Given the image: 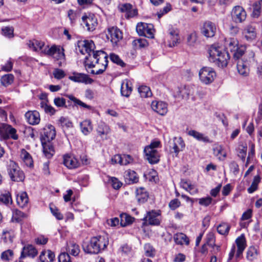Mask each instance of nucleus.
Instances as JSON below:
<instances>
[{"instance_id":"nucleus-18","label":"nucleus","mask_w":262,"mask_h":262,"mask_svg":"<svg viewBox=\"0 0 262 262\" xmlns=\"http://www.w3.org/2000/svg\"><path fill=\"white\" fill-rule=\"evenodd\" d=\"M71 80L79 83H83L84 84H91L93 80L89 77L88 75L79 73H73V74L69 77Z\"/></svg>"},{"instance_id":"nucleus-50","label":"nucleus","mask_w":262,"mask_h":262,"mask_svg":"<svg viewBox=\"0 0 262 262\" xmlns=\"http://www.w3.org/2000/svg\"><path fill=\"white\" fill-rule=\"evenodd\" d=\"M27 217V215L26 214L18 209H15L13 212L12 218L17 222H20Z\"/></svg>"},{"instance_id":"nucleus-7","label":"nucleus","mask_w":262,"mask_h":262,"mask_svg":"<svg viewBox=\"0 0 262 262\" xmlns=\"http://www.w3.org/2000/svg\"><path fill=\"white\" fill-rule=\"evenodd\" d=\"M199 75L201 82L206 85L211 83L214 80L216 76L213 69L207 67L201 69Z\"/></svg>"},{"instance_id":"nucleus-35","label":"nucleus","mask_w":262,"mask_h":262,"mask_svg":"<svg viewBox=\"0 0 262 262\" xmlns=\"http://www.w3.org/2000/svg\"><path fill=\"white\" fill-rule=\"evenodd\" d=\"M188 134L193 137L194 138L196 139L198 141H202L204 142H209L210 140L208 137L205 136L204 134L199 133L194 130H190L188 131Z\"/></svg>"},{"instance_id":"nucleus-45","label":"nucleus","mask_w":262,"mask_h":262,"mask_svg":"<svg viewBox=\"0 0 262 262\" xmlns=\"http://www.w3.org/2000/svg\"><path fill=\"white\" fill-rule=\"evenodd\" d=\"M47 101H41L40 103V107L44 110L46 113L50 114L51 115H53L55 113V108L50 105L47 103Z\"/></svg>"},{"instance_id":"nucleus-5","label":"nucleus","mask_w":262,"mask_h":262,"mask_svg":"<svg viewBox=\"0 0 262 262\" xmlns=\"http://www.w3.org/2000/svg\"><path fill=\"white\" fill-rule=\"evenodd\" d=\"M7 170L10 179L14 182H23L25 178L24 171L18 164L12 160L7 164Z\"/></svg>"},{"instance_id":"nucleus-43","label":"nucleus","mask_w":262,"mask_h":262,"mask_svg":"<svg viewBox=\"0 0 262 262\" xmlns=\"http://www.w3.org/2000/svg\"><path fill=\"white\" fill-rule=\"evenodd\" d=\"M107 183H109L114 189H119L122 183L116 178L107 176Z\"/></svg>"},{"instance_id":"nucleus-57","label":"nucleus","mask_w":262,"mask_h":262,"mask_svg":"<svg viewBox=\"0 0 262 262\" xmlns=\"http://www.w3.org/2000/svg\"><path fill=\"white\" fill-rule=\"evenodd\" d=\"M110 59L112 62L117 64L118 65L124 67L125 66V63L120 58L119 56L117 55L112 53L110 54Z\"/></svg>"},{"instance_id":"nucleus-44","label":"nucleus","mask_w":262,"mask_h":262,"mask_svg":"<svg viewBox=\"0 0 262 262\" xmlns=\"http://www.w3.org/2000/svg\"><path fill=\"white\" fill-rule=\"evenodd\" d=\"M138 92L141 97L146 98L151 96L152 93L149 87L145 85H142L138 88Z\"/></svg>"},{"instance_id":"nucleus-62","label":"nucleus","mask_w":262,"mask_h":262,"mask_svg":"<svg viewBox=\"0 0 262 262\" xmlns=\"http://www.w3.org/2000/svg\"><path fill=\"white\" fill-rule=\"evenodd\" d=\"M144 250L146 256H153L155 255V250L153 247L149 244H146L144 245Z\"/></svg>"},{"instance_id":"nucleus-16","label":"nucleus","mask_w":262,"mask_h":262,"mask_svg":"<svg viewBox=\"0 0 262 262\" xmlns=\"http://www.w3.org/2000/svg\"><path fill=\"white\" fill-rule=\"evenodd\" d=\"M63 164L69 169H75L80 166V163L73 154L63 155Z\"/></svg>"},{"instance_id":"nucleus-8","label":"nucleus","mask_w":262,"mask_h":262,"mask_svg":"<svg viewBox=\"0 0 262 262\" xmlns=\"http://www.w3.org/2000/svg\"><path fill=\"white\" fill-rule=\"evenodd\" d=\"M136 31L140 36H144L151 39L154 38L155 30L151 24L139 23L137 25Z\"/></svg>"},{"instance_id":"nucleus-28","label":"nucleus","mask_w":262,"mask_h":262,"mask_svg":"<svg viewBox=\"0 0 262 262\" xmlns=\"http://www.w3.org/2000/svg\"><path fill=\"white\" fill-rule=\"evenodd\" d=\"M136 194V199L139 203H145L148 198V193L143 187L137 188Z\"/></svg>"},{"instance_id":"nucleus-37","label":"nucleus","mask_w":262,"mask_h":262,"mask_svg":"<svg viewBox=\"0 0 262 262\" xmlns=\"http://www.w3.org/2000/svg\"><path fill=\"white\" fill-rule=\"evenodd\" d=\"M226 47L231 52L235 51V49L238 47V42L236 38H231L225 40Z\"/></svg>"},{"instance_id":"nucleus-61","label":"nucleus","mask_w":262,"mask_h":262,"mask_svg":"<svg viewBox=\"0 0 262 262\" xmlns=\"http://www.w3.org/2000/svg\"><path fill=\"white\" fill-rule=\"evenodd\" d=\"M53 75L54 78L57 79H62L66 76L64 72L59 69H55L53 72Z\"/></svg>"},{"instance_id":"nucleus-10","label":"nucleus","mask_w":262,"mask_h":262,"mask_svg":"<svg viewBox=\"0 0 262 262\" xmlns=\"http://www.w3.org/2000/svg\"><path fill=\"white\" fill-rule=\"evenodd\" d=\"M231 15L232 20L235 23H242L246 18L247 13L241 6H236L231 11Z\"/></svg>"},{"instance_id":"nucleus-42","label":"nucleus","mask_w":262,"mask_h":262,"mask_svg":"<svg viewBox=\"0 0 262 262\" xmlns=\"http://www.w3.org/2000/svg\"><path fill=\"white\" fill-rule=\"evenodd\" d=\"M0 202L6 205L11 204L12 203V200L10 193L6 191L5 192H1Z\"/></svg>"},{"instance_id":"nucleus-32","label":"nucleus","mask_w":262,"mask_h":262,"mask_svg":"<svg viewBox=\"0 0 262 262\" xmlns=\"http://www.w3.org/2000/svg\"><path fill=\"white\" fill-rule=\"evenodd\" d=\"M67 253L74 256L78 255L80 249L78 245L73 242H69L67 244L66 248Z\"/></svg>"},{"instance_id":"nucleus-60","label":"nucleus","mask_w":262,"mask_h":262,"mask_svg":"<svg viewBox=\"0 0 262 262\" xmlns=\"http://www.w3.org/2000/svg\"><path fill=\"white\" fill-rule=\"evenodd\" d=\"M212 199L210 196L202 198L199 199V203L202 206H208L212 202Z\"/></svg>"},{"instance_id":"nucleus-21","label":"nucleus","mask_w":262,"mask_h":262,"mask_svg":"<svg viewBox=\"0 0 262 262\" xmlns=\"http://www.w3.org/2000/svg\"><path fill=\"white\" fill-rule=\"evenodd\" d=\"M116 163H119L121 165H126L133 162V158L129 155H116L112 159Z\"/></svg>"},{"instance_id":"nucleus-22","label":"nucleus","mask_w":262,"mask_h":262,"mask_svg":"<svg viewBox=\"0 0 262 262\" xmlns=\"http://www.w3.org/2000/svg\"><path fill=\"white\" fill-rule=\"evenodd\" d=\"M98 136L103 139H106L108 134L110 132V128L108 125L103 122H100L98 124L96 129Z\"/></svg>"},{"instance_id":"nucleus-9","label":"nucleus","mask_w":262,"mask_h":262,"mask_svg":"<svg viewBox=\"0 0 262 262\" xmlns=\"http://www.w3.org/2000/svg\"><path fill=\"white\" fill-rule=\"evenodd\" d=\"M0 136L4 139L10 137L14 140L18 139L16 130L11 125L5 123L0 124Z\"/></svg>"},{"instance_id":"nucleus-30","label":"nucleus","mask_w":262,"mask_h":262,"mask_svg":"<svg viewBox=\"0 0 262 262\" xmlns=\"http://www.w3.org/2000/svg\"><path fill=\"white\" fill-rule=\"evenodd\" d=\"M16 202L21 208H24L27 206L29 203L28 194L26 192L21 191L16 195Z\"/></svg>"},{"instance_id":"nucleus-34","label":"nucleus","mask_w":262,"mask_h":262,"mask_svg":"<svg viewBox=\"0 0 262 262\" xmlns=\"http://www.w3.org/2000/svg\"><path fill=\"white\" fill-rule=\"evenodd\" d=\"M36 255L37 251L35 248L32 245H28L24 247L20 256L24 258L26 256L34 257Z\"/></svg>"},{"instance_id":"nucleus-56","label":"nucleus","mask_w":262,"mask_h":262,"mask_svg":"<svg viewBox=\"0 0 262 262\" xmlns=\"http://www.w3.org/2000/svg\"><path fill=\"white\" fill-rule=\"evenodd\" d=\"M14 238V234L12 231H4L2 238L6 243H12Z\"/></svg>"},{"instance_id":"nucleus-29","label":"nucleus","mask_w":262,"mask_h":262,"mask_svg":"<svg viewBox=\"0 0 262 262\" xmlns=\"http://www.w3.org/2000/svg\"><path fill=\"white\" fill-rule=\"evenodd\" d=\"M173 240L177 245L188 246L189 244V238L186 234L181 232L174 234Z\"/></svg>"},{"instance_id":"nucleus-46","label":"nucleus","mask_w":262,"mask_h":262,"mask_svg":"<svg viewBox=\"0 0 262 262\" xmlns=\"http://www.w3.org/2000/svg\"><path fill=\"white\" fill-rule=\"evenodd\" d=\"M246 51V47L244 46H241L238 47L234 51L233 54V57L235 59L239 60H243L241 58L243 56Z\"/></svg>"},{"instance_id":"nucleus-40","label":"nucleus","mask_w":262,"mask_h":262,"mask_svg":"<svg viewBox=\"0 0 262 262\" xmlns=\"http://www.w3.org/2000/svg\"><path fill=\"white\" fill-rule=\"evenodd\" d=\"M178 96L183 99H187L191 94V90L189 86L182 87L178 91Z\"/></svg>"},{"instance_id":"nucleus-26","label":"nucleus","mask_w":262,"mask_h":262,"mask_svg":"<svg viewBox=\"0 0 262 262\" xmlns=\"http://www.w3.org/2000/svg\"><path fill=\"white\" fill-rule=\"evenodd\" d=\"M237 70L238 73L243 76H247L249 74L248 63L243 60H239L237 62Z\"/></svg>"},{"instance_id":"nucleus-14","label":"nucleus","mask_w":262,"mask_h":262,"mask_svg":"<svg viewBox=\"0 0 262 262\" xmlns=\"http://www.w3.org/2000/svg\"><path fill=\"white\" fill-rule=\"evenodd\" d=\"M216 31L215 25L211 21H205L201 28L202 34L206 37H212L214 36Z\"/></svg>"},{"instance_id":"nucleus-12","label":"nucleus","mask_w":262,"mask_h":262,"mask_svg":"<svg viewBox=\"0 0 262 262\" xmlns=\"http://www.w3.org/2000/svg\"><path fill=\"white\" fill-rule=\"evenodd\" d=\"M106 35L113 45H116L123 38L122 32L116 27L109 28Z\"/></svg>"},{"instance_id":"nucleus-19","label":"nucleus","mask_w":262,"mask_h":262,"mask_svg":"<svg viewBox=\"0 0 262 262\" xmlns=\"http://www.w3.org/2000/svg\"><path fill=\"white\" fill-rule=\"evenodd\" d=\"M145 158L151 164L157 163L159 161L160 155L155 148H144Z\"/></svg>"},{"instance_id":"nucleus-1","label":"nucleus","mask_w":262,"mask_h":262,"mask_svg":"<svg viewBox=\"0 0 262 262\" xmlns=\"http://www.w3.org/2000/svg\"><path fill=\"white\" fill-rule=\"evenodd\" d=\"M77 47L82 54L88 55L85 58V67L95 69L91 70V73L96 75L103 73L108 64L107 54L101 50L94 51L95 46L91 40H79Z\"/></svg>"},{"instance_id":"nucleus-11","label":"nucleus","mask_w":262,"mask_h":262,"mask_svg":"<svg viewBox=\"0 0 262 262\" xmlns=\"http://www.w3.org/2000/svg\"><path fill=\"white\" fill-rule=\"evenodd\" d=\"M160 215V211L152 210L147 213L143 220L149 225L158 226L161 222Z\"/></svg>"},{"instance_id":"nucleus-55","label":"nucleus","mask_w":262,"mask_h":262,"mask_svg":"<svg viewBox=\"0 0 262 262\" xmlns=\"http://www.w3.org/2000/svg\"><path fill=\"white\" fill-rule=\"evenodd\" d=\"M257 255V250L254 247H250L247 253V258L248 260L252 261L255 259Z\"/></svg>"},{"instance_id":"nucleus-53","label":"nucleus","mask_w":262,"mask_h":262,"mask_svg":"<svg viewBox=\"0 0 262 262\" xmlns=\"http://www.w3.org/2000/svg\"><path fill=\"white\" fill-rule=\"evenodd\" d=\"M2 34L6 37L12 38L14 36V29L12 27L6 26L2 28Z\"/></svg>"},{"instance_id":"nucleus-4","label":"nucleus","mask_w":262,"mask_h":262,"mask_svg":"<svg viewBox=\"0 0 262 262\" xmlns=\"http://www.w3.org/2000/svg\"><path fill=\"white\" fill-rule=\"evenodd\" d=\"M209 60L219 67H226L230 59L229 53L220 47L212 46L209 49Z\"/></svg>"},{"instance_id":"nucleus-58","label":"nucleus","mask_w":262,"mask_h":262,"mask_svg":"<svg viewBox=\"0 0 262 262\" xmlns=\"http://www.w3.org/2000/svg\"><path fill=\"white\" fill-rule=\"evenodd\" d=\"M50 209L52 214L58 220H62L63 217L59 210L54 206L50 205Z\"/></svg>"},{"instance_id":"nucleus-59","label":"nucleus","mask_w":262,"mask_h":262,"mask_svg":"<svg viewBox=\"0 0 262 262\" xmlns=\"http://www.w3.org/2000/svg\"><path fill=\"white\" fill-rule=\"evenodd\" d=\"M54 104L57 107H63L66 106V99L62 97H56L54 99Z\"/></svg>"},{"instance_id":"nucleus-31","label":"nucleus","mask_w":262,"mask_h":262,"mask_svg":"<svg viewBox=\"0 0 262 262\" xmlns=\"http://www.w3.org/2000/svg\"><path fill=\"white\" fill-rule=\"evenodd\" d=\"M81 132L84 135L90 134L93 129L92 122L90 120L86 119L81 122L80 124Z\"/></svg>"},{"instance_id":"nucleus-48","label":"nucleus","mask_w":262,"mask_h":262,"mask_svg":"<svg viewBox=\"0 0 262 262\" xmlns=\"http://www.w3.org/2000/svg\"><path fill=\"white\" fill-rule=\"evenodd\" d=\"M230 228V226L228 224L222 223L217 226V231L221 235H227Z\"/></svg>"},{"instance_id":"nucleus-33","label":"nucleus","mask_w":262,"mask_h":262,"mask_svg":"<svg viewBox=\"0 0 262 262\" xmlns=\"http://www.w3.org/2000/svg\"><path fill=\"white\" fill-rule=\"evenodd\" d=\"M54 258V253L49 250L42 251L39 256L41 262H53Z\"/></svg>"},{"instance_id":"nucleus-64","label":"nucleus","mask_w":262,"mask_h":262,"mask_svg":"<svg viewBox=\"0 0 262 262\" xmlns=\"http://www.w3.org/2000/svg\"><path fill=\"white\" fill-rule=\"evenodd\" d=\"M59 262H71L70 256L67 252L61 253L58 256Z\"/></svg>"},{"instance_id":"nucleus-41","label":"nucleus","mask_w":262,"mask_h":262,"mask_svg":"<svg viewBox=\"0 0 262 262\" xmlns=\"http://www.w3.org/2000/svg\"><path fill=\"white\" fill-rule=\"evenodd\" d=\"M134 220V218L126 213H122L120 215V224L122 227L126 226L132 223Z\"/></svg>"},{"instance_id":"nucleus-2","label":"nucleus","mask_w":262,"mask_h":262,"mask_svg":"<svg viewBox=\"0 0 262 262\" xmlns=\"http://www.w3.org/2000/svg\"><path fill=\"white\" fill-rule=\"evenodd\" d=\"M27 45L34 51L39 52L41 54L52 56L56 60H60L58 63L61 66V61L64 59V50L59 46L53 45L51 47L43 41L37 40H29Z\"/></svg>"},{"instance_id":"nucleus-25","label":"nucleus","mask_w":262,"mask_h":262,"mask_svg":"<svg viewBox=\"0 0 262 262\" xmlns=\"http://www.w3.org/2000/svg\"><path fill=\"white\" fill-rule=\"evenodd\" d=\"M237 250L236 254V257H240L246 246V239L244 234L238 237L235 241Z\"/></svg>"},{"instance_id":"nucleus-63","label":"nucleus","mask_w":262,"mask_h":262,"mask_svg":"<svg viewBox=\"0 0 262 262\" xmlns=\"http://www.w3.org/2000/svg\"><path fill=\"white\" fill-rule=\"evenodd\" d=\"M59 122L63 127L71 128L73 126L72 122L66 118L61 117L59 119Z\"/></svg>"},{"instance_id":"nucleus-52","label":"nucleus","mask_w":262,"mask_h":262,"mask_svg":"<svg viewBox=\"0 0 262 262\" xmlns=\"http://www.w3.org/2000/svg\"><path fill=\"white\" fill-rule=\"evenodd\" d=\"M244 33L245 37L248 39H253L256 36V33L254 29L251 26H247L245 30Z\"/></svg>"},{"instance_id":"nucleus-20","label":"nucleus","mask_w":262,"mask_h":262,"mask_svg":"<svg viewBox=\"0 0 262 262\" xmlns=\"http://www.w3.org/2000/svg\"><path fill=\"white\" fill-rule=\"evenodd\" d=\"M27 122L31 125L38 124L40 120V115L37 111H28L25 114Z\"/></svg>"},{"instance_id":"nucleus-13","label":"nucleus","mask_w":262,"mask_h":262,"mask_svg":"<svg viewBox=\"0 0 262 262\" xmlns=\"http://www.w3.org/2000/svg\"><path fill=\"white\" fill-rule=\"evenodd\" d=\"M118 8L121 12L125 13L126 18L134 17L138 14L137 9L133 8V6L129 3L120 4Z\"/></svg>"},{"instance_id":"nucleus-6","label":"nucleus","mask_w":262,"mask_h":262,"mask_svg":"<svg viewBox=\"0 0 262 262\" xmlns=\"http://www.w3.org/2000/svg\"><path fill=\"white\" fill-rule=\"evenodd\" d=\"M56 136L55 129L51 124H47L43 128V134L41 137V142L43 147H53L52 141Z\"/></svg>"},{"instance_id":"nucleus-51","label":"nucleus","mask_w":262,"mask_h":262,"mask_svg":"<svg viewBox=\"0 0 262 262\" xmlns=\"http://www.w3.org/2000/svg\"><path fill=\"white\" fill-rule=\"evenodd\" d=\"M14 80V76L12 74H6L1 78V83L3 85L7 86L11 84Z\"/></svg>"},{"instance_id":"nucleus-23","label":"nucleus","mask_w":262,"mask_h":262,"mask_svg":"<svg viewBox=\"0 0 262 262\" xmlns=\"http://www.w3.org/2000/svg\"><path fill=\"white\" fill-rule=\"evenodd\" d=\"M132 91L133 86L132 82L127 79L123 80L121 86V95L126 97H128L130 95Z\"/></svg>"},{"instance_id":"nucleus-24","label":"nucleus","mask_w":262,"mask_h":262,"mask_svg":"<svg viewBox=\"0 0 262 262\" xmlns=\"http://www.w3.org/2000/svg\"><path fill=\"white\" fill-rule=\"evenodd\" d=\"M168 37V46L169 47H174L179 43L180 39L178 31L173 29H170Z\"/></svg>"},{"instance_id":"nucleus-27","label":"nucleus","mask_w":262,"mask_h":262,"mask_svg":"<svg viewBox=\"0 0 262 262\" xmlns=\"http://www.w3.org/2000/svg\"><path fill=\"white\" fill-rule=\"evenodd\" d=\"M124 177L126 182L129 184L136 183L139 181V177L137 173L130 169L125 171Z\"/></svg>"},{"instance_id":"nucleus-36","label":"nucleus","mask_w":262,"mask_h":262,"mask_svg":"<svg viewBox=\"0 0 262 262\" xmlns=\"http://www.w3.org/2000/svg\"><path fill=\"white\" fill-rule=\"evenodd\" d=\"M20 157L25 164L29 167H31L33 165V161L31 155L25 149L21 151Z\"/></svg>"},{"instance_id":"nucleus-39","label":"nucleus","mask_w":262,"mask_h":262,"mask_svg":"<svg viewBox=\"0 0 262 262\" xmlns=\"http://www.w3.org/2000/svg\"><path fill=\"white\" fill-rule=\"evenodd\" d=\"M260 180L261 179L259 175L254 176L251 185L247 189L249 193H252L257 189L258 185L260 182Z\"/></svg>"},{"instance_id":"nucleus-38","label":"nucleus","mask_w":262,"mask_h":262,"mask_svg":"<svg viewBox=\"0 0 262 262\" xmlns=\"http://www.w3.org/2000/svg\"><path fill=\"white\" fill-rule=\"evenodd\" d=\"M67 96L70 100H71L72 101H73L75 105H78L80 106L85 108L89 110H93L92 106L85 104V103L83 102L80 100L77 99L74 96H73L72 95H67Z\"/></svg>"},{"instance_id":"nucleus-49","label":"nucleus","mask_w":262,"mask_h":262,"mask_svg":"<svg viewBox=\"0 0 262 262\" xmlns=\"http://www.w3.org/2000/svg\"><path fill=\"white\" fill-rule=\"evenodd\" d=\"M132 45L136 49L144 48L148 45V42L145 39L139 38L133 41Z\"/></svg>"},{"instance_id":"nucleus-54","label":"nucleus","mask_w":262,"mask_h":262,"mask_svg":"<svg viewBox=\"0 0 262 262\" xmlns=\"http://www.w3.org/2000/svg\"><path fill=\"white\" fill-rule=\"evenodd\" d=\"M198 36L195 32L190 33L187 36V42L189 46H194L197 41Z\"/></svg>"},{"instance_id":"nucleus-15","label":"nucleus","mask_w":262,"mask_h":262,"mask_svg":"<svg viewBox=\"0 0 262 262\" xmlns=\"http://www.w3.org/2000/svg\"><path fill=\"white\" fill-rule=\"evenodd\" d=\"M82 20L88 31H94L98 25L97 19L94 14L83 16Z\"/></svg>"},{"instance_id":"nucleus-3","label":"nucleus","mask_w":262,"mask_h":262,"mask_svg":"<svg viewBox=\"0 0 262 262\" xmlns=\"http://www.w3.org/2000/svg\"><path fill=\"white\" fill-rule=\"evenodd\" d=\"M108 242L107 235L93 236L88 245L83 246V249L87 253L98 254L106 248Z\"/></svg>"},{"instance_id":"nucleus-17","label":"nucleus","mask_w":262,"mask_h":262,"mask_svg":"<svg viewBox=\"0 0 262 262\" xmlns=\"http://www.w3.org/2000/svg\"><path fill=\"white\" fill-rule=\"evenodd\" d=\"M167 104L162 101H153L151 104L152 110L161 116H164L168 112Z\"/></svg>"},{"instance_id":"nucleus-47","label":"nucleus","mask_w":262,"mask_h":262,"mask_svg":"<svg viewBox=\"0 0 262 262\" xmlns=\"http://www.w3.org/2000/svg\"><path fill=\"white\" fill-rule=\"evenodd\" d=\"M214 155L220 160H224L227 156L225 148H213Z\"/></svg>"}]
</instances>
